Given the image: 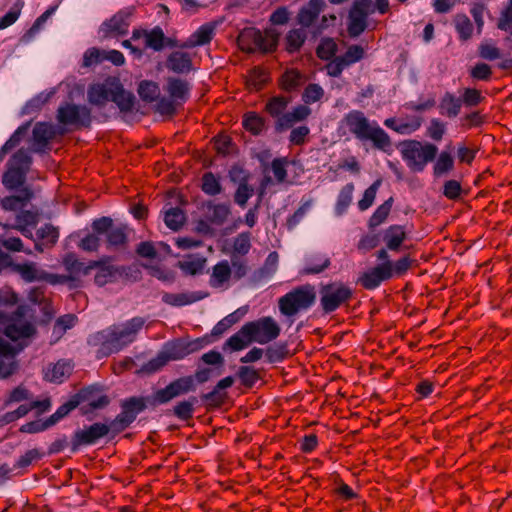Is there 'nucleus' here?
I'll return each instance as SVG.
<instances>
[{
  "instance_id": "nucleus-1",
  "label": "nucleus",
  "mask_w": 512,
  "mask_h": 512,
  "mask_svg": "<svg viewBox=\"0 0 512 512\" xmlns=\"http://www.w3.org/2000/svg\"><path fill=\"white\" fill-rule=\"evenodd\" d=\"M17 302L14 290H0V324H3V334L12 342V348L18 355L36 338L39 319L35 305H19L10 315L3 311V308Z\"/></svg>"
},
{
  "instance_id": "nucleus-2",
  "label": "nucleus",
  "mask_w": 512,
  "mask_h": 512,
  "mask_svg": "<svg viewBox=\"0 0 512 512\" xmlns=\"http://www.w3.org/2000/svg\"><path fill=\"white\" fill-rule=\"evenodd\" d=\"M144 323L143 318L134 317L121 325H112L91 334L87 343L89 346L96 348L98 359L108 357L134 342Z\"/></svg>"
},
{
  "instance_id": "nucleus-3",
  "label": "nucleus",
  "mask_w": 512,
  "mask_h": 512,
  "mask_svg": "<svg viewBox=\"0 0 512 512\" xmlns=\"http://www.w3.org/2000/svg\"><path fill=\"white\" fill-rule=\"evenodd\" d=\"M341 125L346 127L360 141H371L373 146L383 152L392 150L389 135L375 121H369L362 111L352 110L341 120Z\"/></svg>"
},
{
  "instance_id": "nucleus-4",
  "label": "nucleus",
  "mask_w": 512,
  "mask_h": 512,
  "mask_svg": "<svg viewBox=\"0 0 512 512\" xmlns=\"http://www.w3.org/2000/svg\"><path fill=\"white\" fill-rule=\"evenodd\" d=\"M402 159L408 168L416 173L424 171L426 165L435 160L438 148L432 143L406 140L400 145Z\"/></svg>"
},
{
  "instance_id": "nucleus-5",
  "label": "nucleus",
  "mask_w": 512,
  "mask_h": 512,
  "mask_svg": "<svg viewBox=\"0 0 512 512\" xmlns=\"http://www.w3.org/2000/svg\"><path fill=\"white\" fill-rule=\"evenodd\" d=\"M31 163L30 154L24 149H19L7 163V170L2 176L3 185L8 190L20 188L26 181Z\"/></svg>"
},
{
  "instance_id": "nucleus-6",
  "label": "nucleus",
  "mask_w": 512,
  "mask_h": 512,
  "mask_svg": "<svg viewBox=\"0 0 512 512\" xmlns=\"http://www.w3.org/2000/svg\"><path fill=\"white\" fill-rule=\"evenodd\" d=\"M57 121L68 130H78L91 125V110L85 105L66 102L57 109Z\"/></svg>"
},
{
  "instance_id": "nucleus-7",
  "label": "nucleus",
  "mask_w": 512,
  "mask_h": 512,
  "mask_svg": "<svg viewBox=\"0 0 512 512\" xmlns=\"http://www.w3.org/2000/svg\"><path fill=\"white\" fill-rule=\"evenodd\" d=\"M147 408L144 397H130L122 401L121 412L110 423L111 431L118 434L128 428L137 416Z\"/></svg>"
},
{
  "instance_id": "nucleus-8",
  "label": "nucleus",
  "mask_w": 512,
  "mask_h": 512,
  "mask_svg": "<svg viewBox=\"0 0 512 512\" xmlns=\"http://www.w3.org/2000/svg\"><path fill=\"white\" fill-rule=\"evenodd\" d=\"M244 331L252 342L267 344L280 335L281 328L272 317L265 316L244 324Z\"/></svg>"
},
{
  "instance_id": "nucleus-9",
  "label": "nucleus",
  "mask_w": 512,
  "mask_h": 512,
  "mask_svg": "<svg viewBox=\"0 0 512 512\" xmlns=\"http://www.w3.org/2000/svg\"><path fill=\"white\" fill-rule=\"evenodd\" d=\"M14 273L20 275L25 282H45L49 285H66L65 274H55L42 269L37 263L27 262L14 266Z\"/></svg>"
},
{
  "instance_id": "nucleus-10",
  "label": "nucleus",
  "mask_w": 512,
  "mask_h": 512,
  "mask_svg": "<svg viewBox=\"0 0 512 512\" xmlns=\"http://www.w3.org/2000/svg\"><path fill=\"white\" fill-rule=\"evenodd\" d=\"M315 301L313 290H291L279 299L280 312L288 317L308 309Z\"/></svg>"
},
{
  "instance_id": "nucleus-11",
  "label": "nucleus",
  "mask_w": 512,
  "mask_h": 512,
  "mask_svg": "<svg viewBox=\"0 0 512 512\" xmlns=\"http://www.w3.org/2000/svg\"><path fill=\"white\" fill-rule=\"evenodd\" d=\"M374 12L372 0H356L348 15V33L355 38L367 28V19Z\"/></svg>"
},
{
  "instance_id": "nucleus-12",
  "label": "nucleus",
  "mask_w": 512,
  "mask_h": 512,
  "mask_svg": "<svg viewBox=\"0 0 512 512\" xmlns=\"http://www.w3.org/2000/svg\"><path fill=\"white\" fill-rule=\"evenodd\" d=\"M196 389L193 376H184L175 379L165 388L157 390L152 399L153 405L165 404L172 399L193 392Z\"/></svg>"
},
{
  "instance_id": "nucleus-13",
  "label": "nucleus",
  "mask_w": 512,
  "mask_h": 512,
  "mask_svg": "<svg viewBox=\"0 0 512 512\" xmlns=\"http://www.w3.org/2000/svg\"><path fill=\"white\" fill-rule=\"evenodd\" d=\"M76 401L81 405L80 410L83 415H88L95 410L103 409L109 405L110 399L102 394L95 386H89L79 390L74 394Z\"/></svg>"
},
{
  "instance_id": "nucleus-14",
  "label": "nucleus",
  "mask_w": 512,
  "mask_h": 512,
  "mask_svg": "<svg viewBox=\"0 0 512 512\" xmlns=\"http://www.w3.org/2000/svg\"><path fill=\"white\" fill-rule=\"evenodd\" d=\"M205 345V341L202 338H197L195 340H185V339H175L167 342L162 352L170 361L181 360L186 356L194 353Z\"/></svg>"
},
{
  "instance_id": "nucleus-15",
  "label": "nucleus",
  "mask_w": 512,
  "mask_h": 512,
  "mask_svg": "<svg viewBox=\"0 0 512 512\" xmlns=\"http://www.w3.org/2000/svg\"><path fill=\"white\" fill-rule=\"evenodd\" d=\"M364 49L360 45H351L341 56L334 57L325 66L326 72L331 77H338L344 69L359 62L364 57Z\"/></svg>"
},
{
  "instance_id": "nucleus-16",
  "label": "nucleus",
  "mask_w": 512,
  "mask_h": 512,
  "mask_svg": "<svg viewBox=\"0 0 512 512\" xmlns=\"http://www.w3.org/2000/svg\"><path fill=\"white\" fill-rule=\"evenodd\" d=\"M111 431V425L104 423H94L85 429L75 431L72 441L71 450L76 452L79 447L92 445L99 439L106 436Z\"/></svg>"
},
{
  "instance_id": "nucleus-17",
  "label": "nucleus",
  "mask_w": 512,
  "mask_h": 512,
  "mask_svg": "<svg viewBox=\"0 0 512 512\" xmlns=\"http://www.w3.org/2000/svg\"><path fill=\"white\" fill-rule=\"evenodd\" d=\"M118 89V80L108 78L103 83H97L89 87L88 101L96 106H103L113 100V95Z\"/></svg>"
},
{
  "instance_id": "nucleus-18",
  "label": "nucleus",
  "mask_w": 512,
  "mask_h": 512,
  "mask_svg": "<svg viewBox=\"0 0 512 512\" xmlns=\"http://www.w3.org/2000/svg\"><path fill=\"white\" fill-rule=\"evenodd\" d=\"M134 13V7H126L118 11L109 20L103 22L101 31L104 34H126L130 25V17Z\"/></svg>"
},
{
  "instance_id": "nucleus-19",
  "label": "nucleus",
  "mask_w": 512,
  "mask_h": 512,
  "mask_svg": "<svg viewBox=\"0 0 512 512\" xmlns=\"http://www.w3.org/2000/svg\"><path fill=\"white\" fill-rule=\"evenodd\" d=\"M9 341L0 338V377L8 378L18 370L19 364Z\"/></svg>"
},
{
  "instance_id": "nucleus-20",
  "label": "nucleus",
  "mask_w": 512,
  "mask_h": 512,
  "mask_svg": "<svg viewBox=\"0 0 512 512\" xmlns=\"http://www.w3.org/2000/svg\"><path fill=\"white\" fill-rule=\"evenodd\" d=\"M320 307L323 314L336 311L351 298V290H321Z\"/></svg>"
},
{
  "instance_id": "nucleus-21",
  "label": "nucleus",
  "mask_w": 512,
  "mask_h": 512,
  "mask_svg": "<svg viewBox=\"0 0 512 512\" xmlns=\"http://www.w3.org/2000/svg\"><path fill=\"white\" fill-rule=\"evenodd\" d=\"M166 67L177 74H188L193 70L192 55L180 50L174 51L167 57Z\"/></svg>"
},
{
  "instance_id": "nucleus-22",
  "label": "nucleus",
  "mask_w": 512,
  "mask_h": 512,
  "mask_svg": "<svg viewBox=\"0 0 512 512\" xmlns=\"http://www.w3.org/2000/svg\"><path fill=\"white\" fill-rule=\"evenodd\" d=\"M215 31V24L205 23L201 25L194 33H192L185 41L180 45L183 48H194L197 46H203L212 40Z\"/></svg>"
},
{
  "instance_id": "nucleus-23",
  "label": "nucleus",
  "mask_w": 512,
  "mask_h": 512,
  "mask_svg": "<svg viewBox=\"0 0 512 512\" xmlns=\"http://www.w3.org/2000/svg\"><path fill=\"white\" fill-rule=\"evenodd\" d=\"M310 114L311 109L305 103L298 105L294 107L292 111L284 114L279 121H275V128L277 131L289 129L295 123L305 120Z\"/></svg>"
},
{
  "instance_id": "nucleus-24",
  "label": "nucleus",
  "mask_w": 512,
  "mask_h": 512,
  "mask_svg": "<svg viewBox=\"0 0 512 512\" xmlns=\"http://www.w3.org/2000/svg\"><path fill=\"white\" fill-rule=\"evenodd\" d=\"M191 86L186 80L169 77L167 79L166 91L174 101L185 102L189 98Z\"/></svg>"
},
{
  "instance_id": "nucleus-25",
  "label": "nucleus",
  "mask_w": 512,
  "mask_h": 512,
  "mask_svg": "<svg viewBox=\"0 0 512 512\" xmlns=\"http://www.w3.org/2000/svg\"><path fill=\"white\" fill-rule=\"evenodd\" d=\"M392 274V264L390 262L384 263L365 274L363 278V285L367 288L376 287L380 285L382 281L389 279Z\"/></svg>"
},
{
  "instance_id": "nucleus-26",
  "label": "nucleus",
  "mask_w": 512,
  "mask_h": 512,
  "mask_svg": "<svg viewBox=\"0 0 512 512\" xmlns=\"http://www.w3.org/2000/svg\"><path fill=\"white\" fill-rule=\"evenodd\" d=\"M63 265L68 272L67 282L75 280L80 275H87L92 268V266H86L83 262H80L75 254H67L63 259Z\"/></svg>"
},
{
  "instance_id": "nucleus-27",
  "label": "nucleus",
  "mask_w": 512,
  "mask_h": 512,
  "mask_svg": "<svg viewBox=\"0 0 512 512\" xmlns=\"http://www.w3.org/2000/svg\"><path fill=\"white\" fill-rule=\"evenodd\" d=\"M55 128L52 124L39 122L34 126L33 129V140L37 147L36 150H42L51 139L55 136Z\"/></svg>"
},
{
  "instance_id": "nucleus-28",
  "label": "nucleus",
  "mask_w": 512,
  "mask_h": 512,
  "mask_svg": "<svg viewBox=\"0 0 512 512\" xmlns=\"http://www.w3.org/2000/svg\"><path fill=\"white\" fill-rule=\"evenodd\" d=\"M461 107L462 99L450 92H446L439 103L440 114L448 118H455L460 113Z\"/></svg>"
},
{
  "instance_id": "nucleus-29",
  "label": "nucleus",
  "mask_w": 512,
  "mask_h": 512,
  "mask_svg": "<svg viewBox=\"0 0 512 512\" xmlns=\"http://www.w3.org/2000/svg\"><path fill=\"white\" fill-rule=\"evenodd\" d=\"M32 196V191L28 187H24L18 195L3 198L1 206L6 211H16L24 207L31 200Z\"/></svg>"
},
{
  "instance_id": "nucleus-30",
  "label": "nucleus",
  "mask_w": 512,
  "mask_h": 512,
  "mask_svg": "<svg viewBox=\"0 0 512 512\" xmlns=\"http://www.w3.org/2000/svg\"><path fill=\"white\" fill-rule=\"evenodd\" d=\"M290 102V97L276 95L267 101L265 110L272 118L276 119V121H279L284 116V114L287 113L285 111Z\"/></svg>"
},
{
  "instance_id": "nucleus-31",
  "label": "nucleus",
  "mask_w": 512,
  "mask_h": 512,
  "mask_svg": "<svg viewBox=\"0 0 512 512\" xmlns=\"http://www.w3.org/2000/svg\"><path fill=\"white\" fill-rule=\"evenodd\" d=\"M207 219L215 225H222L230 214V204L214 203L212 201L206 204Z\"/></svg>"
},
{
  "instance_id": "nucleus-32",
  "label": "nucleus",
  "mask_w": 512,
  "mask_h": 512,
  "mask_svg": "<svg viewBox=\"0 0 512 512\" xmlns=\"http://www.w3.org/2000/svg\"><path fill=\"white\" fill-rule=\"evenodd\" d=\"M206 258L199 255H189L178 262L179 268L186 275L202 274L206 266Z\"/></svg>"
},
{
  "instance_id": "nucleus-33",
  "label": "nucleus",
  "mask_w": 512,
  "mask_h": 512,
  "mask_svg": "<svg viewBox=\"0 0 512 512\" xmlns=\"http://www.w3.org/2000/svg\"><path fill=\"white\" fill-rule=\"evenodd\" d=\"M208 296V293H165L162 297V300L168 304L175 305V306H184L191 304L195 301H198L200 299H203Z\"/></svg>"
},
{
  "instance_id": "nucleus-34",
  "label": "nucleus",
  "mask_w": 512,
  "mask_h": 512,
  "mask_svg": "<svg viewBox=\"0 0 512 512\" xmlns=\"http://www.w3.org/2000/svg\"><path fill=\"white\" fill-rule=\"evenodd\" d=\"M232 276V268L227 260L218 262L212 269L210 283L212 286L224 285Z\"/></svg>"
},
{
  "instance_id": "nucleus-35",
  "label": "nucleus",
  "mask_w": 512,
  "mask_h": 512,
  "mask_svg": "<svg viewBox=\"0 0 512 512\" xmlns=\"http://www.w3.org/2000/svg\"><path fill=\"white\" fill-rule=\"evenodd\" d=\"M247 313V307H241L233 313L220 320L212 329L213 336H220L226 332L232 325L237 323Z\"/></svg>"
},
{
  "instance_id": "nucleus-36",
  "label": "nucleus",
  "mask_w": 512,
  "mask_h": 512,
  "mask_svg": "<svg viewBox=\"0 0 512 512\" xmlns=\"http://www.w3.org/2000/svg\"><path fill=\"white\" fill-rule=\"evenodd\" d=\"M406 238V233L401 225L390 226L384 234V241L389 250L396 251Z\"/></svg>"
},
{
  "instance_id": "nucleus-37",
  "label": "nucleus",
  "mask_w": 512,
  "mask_h": 512,
  "mask_svg": "<svg viewBox=\"0 0 512 512\" xmlns=\"http://www.w3.org/2000/svg\"><path fill=\"white\" fill-rule=\"evenodd\" d=\"M113 95V100L119 110L123 113H129L133 110L134 102H135V96L123 89L122 84L118 81V89Z\"/></svg>"
},
{
  "instance_id": "nucleus-38",
  "label": "nucleus",
  "mask_w": 512,
  "mask_h": 512,
  "mask_svg": "<svg viewBox=\"0 0 512 512\" xmlns=\"http://www.w3.org/2000/svg\"><path fill=\"white\" fill-rule=\"evenodd\" d=\"M279 262V255L277 252L273 251L269 253L267 256L264 265L254 272V279L261 281L266 280L272 277V275L276 272Z\"/></svg>"
},
{
  "instance_id": "nucleus-39",
  "label": "nucleus",
  "mask_w": 512,
  "mask_h": 512,
  "mask_svg": "<svg viewBox=\"0 0 512 512\" xmlns=\"http://www.w3.org/2000/svg\"><path fill=\"white\" fill-rule=\"evenodd\" d=\"M354 184L348 183L343 186L338 194L337 201L334 207L336 216H342L346 213L353 199Z\"/></svg>"
},
{
  "instance_id": "nucleus-40",
  "label": "nucleus",
  "mask_w": 512,
  "mask_h": 512,
  "mask_svg": "<svg viewBox=\"0 0 512 512\" xmlns=\"http://www.w3.org/2000/svg\"><path fill=\"white\" fill-rule=\"evenodd\" d=\"M72 371V366L69 362L58 361L46 373V378L55 383H61L66 379Z\"/></svg>"
},
{
  "instance_id": "nucleus-41",
  "label": "nucleus",
  "mask_w": 512,
  "mask_h": 512,
  "mask_svg": "<svg viewBox=\"0 0 512 512\" xmlns=\"http://www.w3.org/2000/svg\"><path fill=\"white\" fill-rule=\"evenodd\" d=\"M454 158L448 151H442L433 166V174L436 177L443 176L453 170Z\"/></svg>"
},
{
  "instance_id": "nucleus-42",
  "label": "nucleus",
  "mask_w": 512,
  "mask_h": 512,
  "mask_svg": "<svg viewBox=\"0 0 512 512\" xmlns=\"http://www.w3.org/2000/svg\"><path fill=\"white\" fill-rule=\"evenodd\" d=\"M144 43L145 47L151 48L154 51H161L165 47V34L162 28L156 26L152 30L147 31Z\"/></svg>"
},
{
  "instance_id": "nucleus-43",
  "label": "nucleus",
  "mask_w": 512,
  "mask_h": 512,
  "mask_svg": "<svg viewBox=\"0 0 512 512\" xmlns=\"http://www.w3.org/2000/svg\"><path fill=\"white\" fill-rule=\"evenodd\" d=\"M186 220L185 214L182 209L178 207H171L165 211L164 222L171 230H178L182 227Z\"/></svg>"
},
{
  "instance_id": "nucleus-44",
  "label": "nucleus",
  "mask_w": 512,
  "mask_h": 512,
  "mask_svg": "<svg viewBox=\"0 0 512 512\" xmlns=\"http://www.w3.org/2000/svg\"><path fill=\"white\" fill-rule=\"evenodd\" d=\"M138 94L142 100L152 102L159 98L160 87L156 82L144 80L139 84Z\"/></svg>"
},
{
  "instance_id": "nucleus-45",
  "label": "nucleus",
  "mask_w": 512,
  "mask_h": 512,
  "mask_svg": "<svg viewBox=\"0 0 512 512\" xmlns=\"http://www.w3.org/2000/svg\"><path fill=\"white\" fill-rule=\"evenodd\" d=\"M304 81L303 75L296 70H287L281 78V86L286 91L297 90Z\"/></svg>"
},
{
  "instance_id": "nucleus-46",
  "label": "nucleus",
  "mask_w": 512,
  "mask_h": 512,
  "mask_svg": "<svg viewBox=\"0 0 512 512\" xmlns=\"http://www.w3.org/2000/svg\"><path fill=\"white\" fill-rule=\"evenodd\" d=\"M251 343L253 342L249 335L244 331L243 325L237 333L227 339L225 346L229 347L232 351H240Z\"/></svg>"
},
{
  "instance_id": "nucleus-47",
  "label": "nucleus",
  "mask_w": 512,
  "mask_h": 512,
  "mask_svg": "<svg viewBox=\"0 0 512 512\" xmlns=\"http://www.w3.org/2000/svg\"><path fill=\"white\" fill-rule=\"evenodd\" d=\"M78 406L79 401H76V398L73 395L67 402L59 406L58 409L49 418H47L48 425L52 426L56 424L59 420L63 419Z\"/></svg>"
},
{
  "instance_id": "nucleus-48",
  "label": "nucleus",
  "mask_w": 512,
  "mask_h": 512,
  "mask_svg": "<svg viewBox=\"0 0 512 512\" xmlns=\"http://www.w3.org/2000/svg\"><path fill=\"white\" fill-rule=\"evenodd\" d=\"M330 260L325 255L312 256L308 259L307 266L302 270L303 274H317L326 269Z\"/></svg>"
},
{
  "instance_id": "nucleus-49",
  "label": "nucleus",
  "mask_w": 512,
  "mask_h": 512,
  "mask_svg": "<svg viewBox=\"0 0 512 512\" xmlns=\"http://www.w3.org/2000/svg\"><path fill=\"white\" fill-rule=\"evenodd\" d=\"M306 39V32L303 28L292 29L286 35V46L289 52L300 49Z\"/></svg>"
},
{
  "instance_id": "nucleus-50",
  "label": "nucleus",
  "mask_w": 512,
  "mask_h": 512,
  "mask_svg": "<svg viewBox=\"0 0 512 512\" xmlns=\"http://www.w3.org/2000/svg\"><path fill=\"white\" fill-rule=\"evenodd\" d=\"M392 203L393 198H389L375 210V212L370 217L369 227L375 228L386 220L391 211Z\"/></svg>"
},
{
  "instance_id": "nucleus-51",
  "label": "nucleus",
  "mask_w": 512,
  "mask_h": 512,
  "mask_svg": "<svg viewBox=\"0 0 512 512\" xmlns=\"http://www.w3.org/2000/svg\"><path fill=\"white\" fill-rule=\"evenodd\" d=\"M454 24L460 39L468 40L472 36L473 25L465 14H457L454 18Z\"/></svg>"
},
{
  "instance_id": "nucleus-52",
  "label": "nucleus",
  "mask_w": 512,
  "mask_h": 512,
  "mask_svg": "<svg viewBox=\"0 0 512 512\" xmlns=\"http://www.w3.org/2000/svg\"><path fill=\"white\" fill-rule=\"evenodd\" d=\"M201 188L205 194L210 196H215L222 191L219 178L212 172H207L203 175Z\"/></svg>"
},
{
  "instance_id": "nucleus-53",
  "label": "nucleus",
  "mask_w": 512,
  "mask_h": 512,
  "mask_svg": "<svg viewBox=\"0 0 512 512\" xmlns=\"http://www.w3.org/2000/svg\"><path fill=\"white\" fill-rule=\"evenodd\" d=\"M24 7L23 0H16L10 10L0 18V30H3L14 24L19 18L22 8Z\"/></svg>"
},
{
  "instance_id": "nucleus-54",
  "label": "nucleus",
  "mask_w": 512,
  "mask_h": 512,
  "mask_svg": "<svg viewBox=\"0 0 512 512\" xmlns=\"http://www.w3.org/2000/svg\"><path fill=\"white\" fill-rule=\"evenodd\" d=\"M243 126L254 135H258L262 132L265 126V121L257 113L249 112L244 116Z\"/></svg>"
},
{
  "instance_id": "nucleus-55",
  "label": "nucleus",
  "mask_w": 512,
  "mask_h": 512,
  "mask_svg": "<svg viewBox=\"0 0 512 512\" xmlns=\"http://www.w3.org/2000/svg\"><path fill=\"white\" fill-rule=\"evenodd\" d=\"M382 184L381 179H377L372 185H370L363 194V197L358 202V208L360 211H365L370 208L375 200L378 189Z\"/></svg>"
},
{
  "instance_id": "nucleus-56",
  "label": "nucleus",
  "mask_w": 512,
  "mask_h": 512,
  "mask_svg": "<svg viewBox=\"0 0 512 512\" xmlns=\"http://www.w3.org/2000/svg\"><path fill=\"white\" fill-rule=\"evenodd\" d=\"M324 89L316 83L308 84L303 93H302V101L306 105L313 104L317 101H320L324 96Z\"/></svg>"
},
{
  "instance_id": "nucleus-57",
  "label": "nucleus",
  "mask_w": 512,
  "mask_h": 512,
  "mask_svg": "<svg viewBox=\"0 0 512 512\" xmlns=\"http://www.w3.org/2000/svg\"><path fill=\"white\" fill-rule=\"evenodd\" d=\"M251 248V235L249 232L240 233L233 243V253L238 257L246 255Z\"/></svg>"
},
{
  "instance_id": "nucleus-58",
  "label": "nucleus",
  "mask_w": 512,
  "mask_h": 512,
  "mask_svg": "<svg viewBox=\"0 0 512 512\" xmlns=\"http://www.w3.org/2000/svg\"><path fill=\"white\" fill-rule=\"evenodd\" d=\"M30 128V123H25L19 126L14 133L10 136V138L5 142L2 146L0 152H4V155L14 147H16L22 140V138L26 135Z\"/></svg>"
},
{
  "instance_id": "nucleus-59",
  "label": "nucleus",
  "mask_w": 512,
  "mask_h": 512,
  "mask_svg": "<svg viewBox=\"0 0 512 512\" xmlns=\"http://www.w3.org/2000/svg\"><path fill=\"white\" fill-rule=\"evenodd\" d=\"M30 128V123H25L19 126L14 133L10 136V138L5 142L2 146L0 152H4V155L14 147H16L22 140V138L26 135Z\"/></svg>"
},
{
  "instance_id": "nucleus-60",
  "label": "nucleus",
  "mask_w": 512,
  "mask_h": 512,
  "mask_svg": "<svg viewBox=\"0 0 512 512\" xmlns=\"http://www.w3.org/2000/svg\"><path fill=\"white\" fill-rule=\"evenodd\" d=\"M195 402L196 398L192 397L191 400H184L177 403V405L174 406V415L181 420H189L193 416V406Z\"/></svg>"
},
{
  "instance_id": "nucleus-61",
  "label": "nucleus",
  "mask_w": 512,
  "mask_h": 512,
  "mask_svg": "<svg viewBox=\"0 0 512 512\" xmlns=\"http://www.w3.org/2000/svg\"><path fill=\"white\" fill-rule=\"evenodd\" d=\"M127 241V235L125 232V227H115L111 228L107 233V243L110 247H120L123 246Z\"/></svg>"
},
{
  "instance_id": "nucleus-62",
  "label": "nucleus",
  "mask_w": 512,
  "mask_h": 512,
  "mask_svg": "<svg viewBox=\"0 0 512 512\" xmlns=\"http://www.w3.org/2000/svg\"><path fill=\"white\" fill-rule=\"evenodd\" d=\"M254 194V189L250 185L247 184L246 181L240 182L235 195L234 201L240 207H245L249 198Z\"/></svg>"
},
{
  "instance_id": "nucleus-63",
  "label": "nucleus",
  "mask_w": 512,
  "mask_h": 512,
  "mask_svg": "<svg viewBox=\"0 0 512 512\" xmlns=\"http://www.w3.org/2000/svg\"><path fill=\"white\" fill-rule=\"evenodd\" d=\"M168 362L169 361L161 350L156 357L152 358L142 366L141 371L146 374H153L161 370Z\"/></svg>"
},
{
  "instance_id": "nucleus-64",
  "label": "nucleus",
  "mask_w": 512,
  "mask_h": 512,
  "mask_svg": "<svg viewBox=\"0 0 512 512\" xmlns=\"http://www.w3.org/2000/svg\"><path fill=\"white\" fill-rule=\"evenodd\" d=\"M42 457L43 454L38 449H30L18 458V460L14 464V467L20 469L27 468L34 461H38Z\"/></svg>"
}]
</instances>
